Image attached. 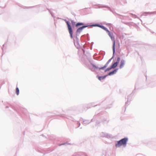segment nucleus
I'll return each instance as SVG.
<instances>
[{"instance_id": "obj_12", "label": "nucleus", "mask_w": 156, "mask_h": 156, "mask_svg": "<svg viewBox=\"0 0 156 156\" xmlns=\"http://www.w3.org/2000/svg\"><path fill=\"white\" fill-rule=\"evenodd\" d=\"M118 69V68H116L114 69L112 71L109 72L108 74L107 75V76H111L115 74L117 72Z\"/></svg>"}, {"instance_id": "obj_37", "label": "nucleus", "mask_w": 156, "mask_h": 156, "mask_svg": "<svg viewBox=\"0 0 156 156\" xmlns=\"http://www.w3.org/2000/svg\"><path fill=\"white\" fill-rule=\"evenodd\" d=\"M95 120L93 118L90 121V122H93V121H94Z\"/></svg>"}, {"instance_id": "obj_19", "label": "nucleus", "mask_w": 156, "mask_h": 156, "mask_svg": "<svg viewBox=\"0 0 156 156\" xmlns=\"http://www.w3.org/2000/svg\"><path fill=\"white\" fill-rule=\"evenodd\" d=\"M156 86V82H151L148 85L149 87H153Z\"/></svg>"}, {"instance_id": "obj_28", "label": "nucleus", "mask_w": 156, "mask_h": 156, "mask_svg": "<svg viewBox=\"0 0 156 156\" xmlns=\"http://www.w3.org/2000/svg\"><path fill=\"white\" fill-rule=\"evenodd\" d=\"M47 9L49 11L50 14H51V15L52 17H53V18H55V16H54V15L53 14V13L51 11V10L48 8H47Z\"/></svg>"}, {"instance_id": "obj_11", "label": "nucleus", "mask_w": 156, "mask_h": 156, "mask_svg": "<svg viewBox=\"0 0 156 156\" xmlns=\"http://www.w3.org/2000/svg\"><path fill=\"white\" fill-rule=\"evenodd\" d=\"M81 62L83 64L86 65V67H88L89 64L87 63V60L86 58L83 55H82L81 58L80 59Z\"/></svg>"}, {"instance_id": "obj_17", "label": "nucleus", "mask_w": 156, "mask_h": 156, "mask_svg": "<svg viewBox=\"0 0 156 156\" xmlns=\"http://www.w3.org/2000/svg\"><path fill=\"white\" fill-rule=\"evenodd\" d=\"M98 79L99 80H102L105 79L107 76V75L103 76H98Z\"/></svg>"}, {"instance_id": "obj_38", "label": "nucleus", "mask_w": 156, "mask_h": 156, "mask_svg": "<svg viewBox=\"0 0 156 156\" xmlns=\"http://www.w3.org/2000/svg\"><path fill=\"white\" fill-rule=\"evenodd\" d=\"M84 155L85 156H88L87 154H86V153H84Z\"/></svg>"}, {"instance_id": "obj_26", "label": "nucleus", "mask_w": 156, "mask_h": 156, "mask_svg": "<svg viewBox=\"0 0 156 156\" xmlns=\"http://www.w3.org/2000/svg\"><path fill=\"white\" fill-rule=\"evenodd\" d=\"M112 104H110L108 105V106L106 107H104V110L106 109L107 108H110L112 107Z\"/></svg>"}, {"instance_id": "obj_3", "label": "nucleus", "mask_w": 156, "mask_h": 156, "mask_svg": "<svg viewBox=\"0 0 156 156\" xmlns=\"http://www.w3.org/2000/svg\"><path fill=\"white\" fill-rule=\"evenodd\" d=\"M80 29H79L77 30L76 32H75V35L74 37L73 36V38H71L72 39H73L74 41V44L76 48L77 49L80 48L81 49L82 51H83V54L85 56H86L85 54V46L84 45H83V47H82L80 46V44H79V39L78 37L79 36L81 32H80V31L81 30H80Z\"/></svg>"}, {"instance_id": "obj_30", "label": "nucleus", "mask_w": 156, "mask_h": 156, "mask_svg": "<svg viewBox=\"0 0 156 156\" xmlns=\"http://www.w3.org/2000/svg\"><path fill=\"white\" fill-rule=\"evenodd\" d=\"M68 144V143H62L61 144H59L58 145L59 146H61L63 145H66Z\"/></svg>"}, {"instance_id": "obj_16", "label": "nucleus", "mask_w": 156, "mask_h": 156, "mask_svg": "<svg viewBox=\"0 0 156 156\" xmlns=\"http://www.w3.org/2000/svg\"><path fill=\"white\" fill-rule=\"evenodd\" d=\"M90 122L89 120L84 119L82 123L84 125H86L89 124Z\"/></svg>"}, {"instance_id": "obj_27", "label": "nucleus", "mask_w": 156, "mask_h": 156, "mask_svg": "<svg viewBox=\"0 0 156 156\" xmlns=\"http://www.w3.org/2000/svg\"><path fill=\"white\" fill-rule=\"evenodd\" d=\"M120 58L119 57H117L116 61L115 62L118 64L119 63V62H120Z\"/></svg>"}, {"instance_id": "obj_44", "label": "nucleus", "mask_w": 156, "mask_h": 156, "mask_svg": "<svg viewBox=\"0 0 156 156\" xmlns=\"http://www.w3.org/2000/svg\"><path fill=\"white\" fill-rule=\"evenodd\" d=\"M143 26H145V27L146 28V27L145 26V25H143Z\"/></svg>"}, {"instance_id": "obj_31", "label": "nucleus", "mask_w": 156, "mask_h": 156, "mask_svg": "<svg viewBox=\"0 0 156 156\" xmlns=\"http://www.w3.org/2000/svg\"><path fill=\"white\" fill-rule=\"evenodd\" d=\"M109 121V120L107 118H105L102 121L103 122H105V121H107V122H108Z\"/></svg>"}, {"instance_id": "obj_41", "label": "nucleus", "mask_w": 156, "mask_h": 156, "mask_svg": "<svg viewBox=\"0 0 156 156\" xmlns=\"http://www.w3.org/2000/svg\"><path fill=\"white\" fill-rule=\"evenodd\" d=\"M97 58L98 59V60L99 59V57H97V58Z\"/></svg>"}, {"instance_id": "obj_5", "label": "nucleus", "mask_w": 156, "mask_h": 156, "mask_svg": "<svg viewBox=\"0 0 156 156\" xmlns=\"http://www.w3.org/2000/svg\"><path fill=\"white\" fill-rule=\"evenodd\" d=\"M7 104L9 105L10 107L16 111L19 114H20L21 112H22L24 114H26L27 112V110L25 108L18 106L16 107H15L9 103H7Z\"/></svg>"}, {"instance_id": "obj_47", "label": "nucleus", "mask_w": 156, "mask_h": 156, "mask_svg": "<svg viewBox=\"0 0 156 156\" xmlns=\"http://www.w3.org/2000/svg\"><path fill=\"white\" fill-rule=\"evenodd\" d=\"M92 47H91V49H92Z\"/></svg>"}, {"instance_id": "obj_21", "label": "nucleus", "mask_w": 156, "mask_h": 156, "mask_svg": "<svg viewBox=\"0 0 156 156\" xmlns=\"http://www.w3.org/2000/svg\"><path fill=\"white\" fill-rule=\"evenodd\" d=\"M112 69V68L111 66H109V67L107 68V69H105V70L104 71V72H102L101 71V73H105L107 71H108Z\"/></svg>"}, {"instance_id": "obj_4", "label": "nucleus", "mask_w": 156, "mask_h": 156, "mask_svg": "<svg viewBox=\"0 0 156 156\" xmlns=\"http://www.w3.org/2000/svg\"><path fill=\"white\" fill-rule=\"evenodd\" d=\"M128 140V138L127 137H125L117 141L115 144V147H118L122 146L124 147H126Z\"/></svg>"}, {"instance_id": "obj_33", "label": "nucleus", "mask_w": 156, "mask_h": 156, "mask_svg": "<svg viewBox=\"0 0 156 156\" xmlns=\"http://www.w3.org/2000/svg\"><path fill=\"white\" fill-rule=\"evenodd\" d=\"M5 44H4L3 45L2 47V51H3H3H4L3 48L5 46Z\"/></svg>"}, {"instance_id": "obj_45", "label": "nucleus", "mask_w": 156, "mask_h": 156, "mask_svg": "<svg viewBox=\"0 0 156 156\" xmlns=\"http://www.w3.org/2000/svg\"><path fill=\"white\" fill-rule=\"evenodd\" d=\"M103 57L100 60H102L103 59Z\"/></svg>"}, {"instance_id": "obj_14", "label": "nucleus", "mask_w": 156, "mask_h": 156, "mask_svg": "<svg viewBox=\"0 0 156 156\" xmlns=\"http://www.w3.org/2000/svg\"><path fill=\"white\" fill-rule=\"evenodd\" d=\"M156 14V12L154 11L153 12H144L141 16H146L147 14Z\"/></svg>"}, {"instance_id": "obj_20", "label": "nucleus", "mask_w": 156, "mask_h": 156, "mask_svg": "<svg viewBox=\"0 0 156 156\" xmlns=\"http://www.w3.org/2000/svg\"><path fill=\"white\" fill-rule=\"evenodd\" d=\"M118 64L115 62L114 63H112L110 66L112 68V69L115 68L118 66Z\"/></svg>"}, {"instance_id": "obj_8", "label": "nucleus", "mask_w": 156, "mask_h": 156, "mask_svg": "<svg viewBox=\"0 0 156 156\" xmlns=\"http://www.w3.org/2000/svg\"><path fill=\"white\" fill-rule=\"evenodd\" d=\"M68 30L70 34L71 38H73V30L72 27L71 25V23L69 21H68L66 23Z\"/></svg>"}, {"instance_id": "obj_42", "label": "nucleus", "mask_w": 156, "mask_h": 156, "mask_svg": "<svg viewBox=\"0 0 156 156\" xmlns=\"http://www.w3.org/2000/svg\"><path fill=\"white\" fill-rule=\"evenodd\" d=\"M103 102H105V101H102V103H103Z\"/></svg>"}, {"instance_id": "obj_36", "label": "nucleus", "mask_w": 156, "mask_h": 156, "mask_svg": "<svg viewBox=\"0 0 156 156\" xmlns=\"http://www.w3.org/2000/svg\"><path fill=\"white\" fill-rule=\"evenodd\" d=\"M87 60H88L89 62H90V61L92 60V59L91 58H88Z\"/></svg>"}, {"instance_id": "obj_29", "label": "nucleus", "mask_w": 156, "mask_h": 156, "mask_svg": "<svg viewBox=\"0 0 156 156\" xmlns=\"http://www.w3.org/2000/svg\"><path fill=\"white\" fill-rule=\"evenodd\" d=\"M76 125H77L78 126L76 127L77 128L79 127L80 125V122L79 121H77L76 122Z\"/></svg>"}, {"instance_id": "obj_34", "label": "nucleus", "mask_w": 156, "mask_h": 156, "mask_svg": "<svg viewBox=\"0 0 156 156\" xmlns=\"http://www.w3.org/2000/svg\"><path fill=\"white\" fill-rule=\"evenodd\" d=\"M132 15L133 16V17H134V18H136V17L137 16L136 15H134V14H132Z\"/></svg>"}, {"instance_id": "obj_10", "label": "nucleus", "mask_w": 156, "mask_h": 156, "mask_svg": "<svg viewBox=\"0 0 156 156\" xmlns=\"http://www.w3.org/2000/svg\"><path fill=\"white\" fill-rule=\"evenodd\" d=\"M89 62L92 66L93 68H90L89 67V65L87 67L90 69L92 71H94L96 69H98L99 70V65H95L94 63V61L92 59V60L90 61Z\"/></svg>"}, {"instance_id": "obj_18", "label": "nucleus", "mask_w": 156, "mask_h": 156, "mask_svg": "<svg viewBox=\"0 0 156 156\" xmlns=\"http://www.w3.org/2000/svg\"><path fill=\"white\" fill-rule=\"evenodd\" d=\"M83 38L86 39L87 41H89L90 40V38L89 37V34H87L86 35H82L81 37V39H82Z\"/></svg>"}, {"instance_id": "obj_24", "label": "nucleus", "mask_w": 156, "mask_h": 156, "mask_svg": "<svg viewBox=\"0 0 156 156\" xmlns=\"http://www.w3.org/2000/svg\"><path fill=\"white\" fill-rule=\"evenodd\" d=\"M16 94L18 95L20 93V90L18 87H16Z\"/></svg>"}, {"instance_id": "obj_43", "label": "nucleus", "mask_w": 156, "mask_h": 156, "mask_svg": "<svg viewBox=\"0 0 156 156\" xmlns=\"http://www.w3.org/2000/svg\"><path fill=\"white\" fill-rule=\"evenodd\" d=\"M143 26H145V27L146 28V27L145 26V25H143Z\"/></svg>"}, {"instance_id": "obj_35", "label": "nucleus", "mask_w": 156, "mask_h": 156, "mask_svg": "<svg viewBox=\"0 0 156 156\" xmlns=\"http://www.w3.org/2000/svg\"><path fill=\"white\" fill-rule=\"evenodd\" d=\"M63 20L66 23L68 21L66 19H63Z\"/></svg>"}, {"instance_id": "obj_6", "label": "nucleus", "mask_w": 156, "mask_h": 156, "mask_svg": "<svg viewBox=\"0 0 156 156\" xmlns=\"http://www.w3.org/2000/svg\"><path fill=\"white\" fill-rule=\"evenodd\" d=\"M138 89H139L138 85L137 83H136L134 89L133 90L132 92L128 96L127 101L125 103V105L126 106H127L130 104V102L133 99L132 96L135 92V90Z\"/></svg>"}, {"instance_id": "obj_32", "label": "nucleus", "mask_w": 156, "mask_h": 156, "mask_svg": "<svg viewBox=\"0 0 156 156\" xmlns=\"http://www.w3.org/2000/svg\"><path fill=\"white\" fill-rule=\"evenodd\" d=\"M97 55V54L96 53H95V54L94 55V56H93V58H94V59L95 60H98V59L97 58H95V57H95V56H96Z\"/></svg>"}, {"instance_id": "obj_7", "label": "nucleus", "mask_w": 156, "mask_h": 156, "mask_svg": "<svg viewBox=\"0 0 156 156\" xmlns=\"http://www.w3.org/2000/svg\"><path fill=\"white\" fill-rule=\"evenodd\" d=\"M112 50L113 55L112 57L107 61V62L103 66L99 67V70L100 71L101 70L104 69L105 68H106L107 67L108 64L111 62V60L114 58L115 52V49H112Z\"/></svg>"}, {"instance_id": "obj_1", "label": "nucleus", "mask_w": 156, "mask_h": 156, "mask_svg": "<svg viewBox=\"0 0 156 156\" xmlns=\"http://www.w3.org/2000/svg\"><path fill=\"white\" fill-rule=\"evenodd\" d=\"M71 22L72 26L73 27H74V25H75L76 27L78 28L77 29L76 32H77L78 30L80 29V30H81L80 32H81L86 27H93V24L92 23H84L81 22H78L76 23L73 20H71Z\"/></svg>"}, {"instance_id": "obj_9", "label": "nucleus", "mask_w": 156, "mask_h": 156, "mask_svg": "<svg viewBox=\"0 0 156 156\" xmlns=\"http://www.w3.org/2000/svg\"><path fill=\"white\" fill-rule=\"evenodd\" d=\"M99 8H106L110 10L111 12L113 14H114L115 16L118 15L120 16H122V15H121L120 14H118L117 13L115 12V10L114 9L111 8L110 7H108L106 5H98Z\"/></svg>"}, {"instance_id": "obj_39", "label": "nucleus", "mask_w": 156, "mask_h": 156, "mask_svg": "<svg viewBox=\"0 0 156 156\" xmlns=\"http://www.w3.org/2000/svg\"><path fill=\"white\" fill-rule=\"evenodd\" d=\"M60 116H61L62 117H64V115H60Z\"/></svg>"}, {"instance_id": "obj_15", "label": "nucleus", "mask_w": 156, "mask_h": 156, "mask_svg": "<svg viewBox=\"0 0 156 156\" xmlns=\"http://www.w3.org/2000/svg\"><path fill=\"white\" fill-rule=\"evenodd\" d=\"M88 105V106L87 107V108H91L92 107H95V106H97V105H94V102H92V103H89L88 105Z\"/></svg>"}, {"instance_id": "obj_13", "label": "nucleus", "mask_w": 156, "mask_h": 156, "mask_svg": "<svg viewBox=\"0 0 156 156\" xmlns=\"http://www.w3.org/2000/svg\"><path fill=\"white\" fill-rule=\"evenodd\" d=\"M125 61L124 59H122L121 60L119 66L120 69H122L124 67L125 65Z\"/></svg>"}, {"instance_id": "obj_22", "label": "nucleus", "mask_w": 156, "mask_h": 156, "mask_svg": "<svg viewBox=\"0 0 156 156\" xmlns=\"http://www.w3.org/2000/svg\"><path fill=\"white\" fill-rule=\"evenodd\" d=\"M112 137H113L112 135L109 133H106L105 137L107 138H112Z\"/></svg>"}, {"instance_id": "obj_2", "label": "nucleus", "mask_w": 156, "mask_h": 156, "mask_svg": "<svg viewBox=\"0 0 156 156\" xmlns=\"http://www.w3.org/2000/svg\"><path fill=\"white\" fill-rule=\"evenodd\" d=\"M93 27H99L104 30L106 32L111 38L112 41L113 42L112 49H115V41L113 33L110 31L107 28L105 27L104 26L101 25L99 23H95L93 24Z\"/></svg>"}, {"instance_id": "obj_25", "label": "nucleus", "mask_w": 156, "mask_h": 156, "mask_svg": "<svg viewBox=\"0 0 156 156\" xmlns=\"http://www.w3.org/2000/svg\"><path fill=\"white\" fill-rule=\"evenodd\" d=\"M106 133H104V132H102L101 133V137H106Z\"/></svg>"}, {"instance_id": "obj_23", "label": "nucleus", "mask_w": 156, "mask_h": 156, "mask_svg": "<svg viewBox=\"0 0 156 156\" xmlns=\"http://www.w3.org/2000/svg\"><path fill=\"white\" fill-rule=\"evenodd\" d=\"M99 114V113H98V112H96L95 114L94 115L93 117V119L95 120V119L97 118Z\"/></svg>"}, {"instance_id": "obj_46", "label": "nucleus", "mask_w": 156, "mask_h": 156, "mask_svg": "<svg viewBox=\"0 0 156 156\" xmlns=\"http://www.w3.org/2000/svg\"><path fill=\"white\" fill-rule=\"evenodd\" d=\"M42 136H44V135H43V134H42Z\"/></svg>"}, {"instance_id": "obj_40", "label": "nucleus", "mask_w": 156, "mask_h": 156, "mask_svg": "<svg viewBox=\"0 0 156 156\" xmlns=\"http://www.w3.org/2000/svg\"><path fill=\"white\" fill-rule=\"evenodd\" d=\"M9 108V106H7L6 107V108Z\"/></svg>"}]
</instances>
